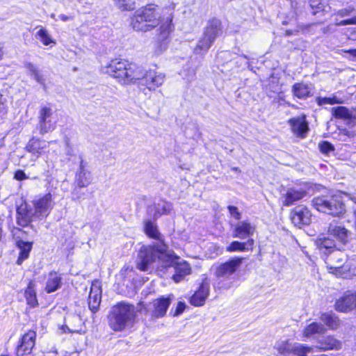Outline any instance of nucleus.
Masks as SVG:
<instances>
[{
  "instance_id": "c03bdc74",
  "label": "nucleus",
  "mask_w": 356,
  "mask_h": 356,
  "mask_svg": "<svg viewBox=\"0 0 356 356\" xmlns=\"http://www.w3.org/2000/svg\"><path fill=\"white\" fill-rule=\"evenodd\" d=\"M320 151L325 154H328L334 150V146L327 141H323L318 144Z\"/></svg>"
},
{
  "instance_id": "13d9d810",
  "label": "nucleus",
  "mask_w": 356,
  "mask_h": 356,
  "mask_svg": "<svg viewBox=\"0 0 356 356\" xmlns=\"http://www.w3.org/2000/svg\"><path fill=\"white\" fill-rule=\"evenodd\" d=\"M350 199L356 204V195L350 196Z\"/></svg>"
},
{
  "instance_id": "2eb2a0df",
  "label": "nucleus",
  "mask_w": 356,
  "mask_h": 356,
  "mask_svg": "<svg viewBox=\"0 0 356 356\" xmlns=\"http://www.w3.org/2000/svg\"><path fill=\"white\" fill-rule=\"evenodd\" d=\"M35 215L37 217L47 216L54 207L52 195L47 193L33 201Z\"/></svg>"
},
{
  "instance_id": "2f4dec72",
  "label": "nucleus",
  "mask_w": 356,
  "mask_h": 356,
  "mask_svg": "<svg viewBox=\"0 0 356 356\" xmlns=\"http://www.w3.org/2000/svg\"><path fill=\"white\" fill-rule=\"evenodd\" d=\"M16 245L20 250L17 263V264L20 265L25 259L29 257V252L32 249L33 243L19 239L16 241Z\"/></svg>"
},
{
  "instance_id": "7c9ffc66",
  "label": "nucleus",
  "mask_w": 356,
  "mask_h": 356,
  "mask_svg": "<svg viewBox=\"0 0 356 356\" xmlns=\"http://www.w3.org/2000/svg\"><path fill=\"white\" fill-rule=\"evenodd\" d=\"M144 230L145 234L152 238L156 240V243H164L163 236L158 230V227L155 223L150 220L145 222Z\"/></svg>"
},
{
  "instance_id": "20e7f679",
  "label": "nucleus",
  "mask_w": 356,
  "mask_h": 356,
  "mask_svg": "<svg viewBox=\"0 0 356 356\" xmlns=\"http://www.w3.org/2000/svg\"><path fill=\"white\" fill-rule=\"evenodd\" d=\"M136 315V308L133 305L121 302L112 307L108 324L114 331H122L133 325Z\"/></svg>"
},
{
  "instance_id": "423d86ee",
  "label": "nucleus",
  "mask_w": 356,
  "mask_h": 356,
  "mask_svg": "<svg viewBox=\"0 0 356 356\" xmlns=\"http://www.w3.org/2000/svg\"><path fill=\"white\" fill-rule=\"evenodd\" d=\"M312 205L318 211L332 216L339 217L346 212L345 204L339 195L315 197L312 200Z\"/></svg>"
},
{
  "instance_id": "9d476101",
  "label": "nucleus",
  "mask_w": 356,
  "mask_h": 356,
  "mask_svg": "<svg viewBox=\"0 0 356 356\" xmlns=\"http://www.w3.org/2000/svg\"><path fill=\"white\" fill-rule=\"evenodd\" d=\"M80 164L74 180V188L72 192L73 199L79 200L81 196L79 194V188L87 187L92 180L91 172L86 169V163H84L82 156H80Z\"/></svg>"
},
{
  "instance_id": "de8ad7c7",
  "label": "nucleus",
  "mask_w": 356,
  "mask_h": 356,
  "mask_svg": "<svg viewBox=\"0 0 356 356\" xmlns=\"http://www.w3.org/2000/svg\"><path fill=\"white\" fill-rule=\"evenodd\" d=\"M228 210L229 211L230 215L234 217L236 220H239L241 217V214L238 211L237 207L234 206H229Z\"/></svg>"
},
{
  "instance_id": "f03ea898",
  "label": "nucleus",
  "mask_w": 356,
  "mask_h": 356,
  "mask_svg": "<svg viewBox=\"0 0 356 356\" xmlns=\"http://www.w3.org/2000/svg\"><path fill=\"white\" fill-rule=\"evenodd\" d=\"M176 4L172 3L163 10L167 11L168 16L163 17L158 12L157 6L149 4L137 10L131 17V26L136 31L147 32L152 31L160 24L159 40L164 42L174 30L172 24L173 11Z\"/></svg>"
},
{
  "instance_id": "864d4df0",
  "label": "nucleus",
  "mask_w": 356,
  "mask_h": 356,
  "mask_svg": "<svg viewBox=\"0 0 356 356\" xmlns=\"http://www.w3.org/2000/svg\"><path fill=\"white\" fill-rule=\"evenodd\" d=\"M346 54H348L350 56L356 58V49H348L343 51Z\"/></svg>"
},
{
  "instance_id": "473e14b6",
  "label": "nucleus",
  "mask_w": 356,
  "mask_h": 356,
  "mask_svg": "<svg viewBox=\"0 0 356 356\" xmlns=\"http://www.w3.org/2000/svg\"><path fill=\"white\" fill-rule=\"evenodd\" d=\"M326 331L325 326L321 323L312 322L307 325L303 330V337L309 338L314 334H323Z\"/></svg>"
},
{
  "instance_id": "393cba45",
  "label": "nucleus",
  "mask_w": 356,
  "mask_h": 356,
  "mask_svg": "<svg viewBox=\"0 0 356 356\" xmlns=\"http://www.w3.org/2000/svg\"><path fill=\"white\" fill-rule=\"evenodd\" d=\"M332 115L336 118L348 120V124L352 127L356 124V118L345 106H339L332 108Z\"/></svg>"
},
{
  "instance_id": "c85d7f7f",
  "label": "nucleus",
  "mask_w": 356,
  "mask_h": 356,
  "mask_svg": "<svg viewBox=\"0 0 356 356\" xmlns=\"http://www.w3.org/2000/svg\"><path fill=\"white\" fill-rule=\"evenodd\" d=\"M311 85L304 83H296L292 86L293 95L298 99H306L312 95Z\"/></svg>"
},
{
  "instance_id": "ddd939ff",
  "label": "nucleus",
  "mask_w": 356,
  "mask_h": 356,
  "mask_svg": "<svg viewBox=\"0 0 356 356\" xmlns=\"http://www.w3.org/2000/svg\"><path fill=\"white\" fill-rule=\"evenodd\" d=\"M334 308L339 312H350L356 308V291H348L337 299Z\"/></svg>"
},
{
  "instance_id": "a878e982",
  "label": "nucleus",
  "mask_w": 356,
  "mask_h": 356,
  "mask_svg": "<svg viewBox=\"0 0 356 356\" xmlns=\"http://www.w3.org/2000/svg\"><path fill=\"white\" fill-rule=\"evenodd\" d=\"M179 257L176 256L175 261L171 264L168 267L175 266V273L173 275V280L178 282L185 275L191 273V268L186 262H178Z\"/></svg>"
},
{
  "instance_id": "bb28decb",
  "label": "nucleus",
  "mask_w": 356,
  "mask_h": 356,
  "mask_svg": "<svg viewBox=\"0 0 356 356\" xmlns=\"http://www.w3.org/2000/svg\"><path fill=\"white\" fill-rule=\"evenodd\" d=\"M341 343L332 336L323 337L318 341L316 348L322 350H338L341 348Z\"/></svg>"
},
{
  "instance_id": "e433bc0d",
  "label": "nucleus",
  "mask_w": 356,
  "mask_h": 356,
  "mask_svg": "<svg viewBox=\"0 0 356 356\" xmlns=\"http://www.w3.org/2000/svg\"><path fill=\"white\" fill-rule=\"evenodd\" d=\"M253 245L254 240L252 238H249L245 243L235 241L232 242L226 250L228 252L245 251V250H248L249 248H252Z\"/></svg>"
},
{
  "instance_id": "4c0bfd02",
  "label": "nucleus",
  "mask_w": 356,
  "mask_h": 356,
  "mask_svg": "<svg viewBox=\"0 0 356 356\" xmlns=\"http://www.w3.org/2000/svg\"><path fill=\"white\" fill-rule=\"evenodd\" d=\"M316 244L321 250H325L330 254L334 250L336 247L334 239L330 238L329 237L319 238L316 241Z\"/></svg>"
},
{
  "instance_id": "f8f14e48",
  "label": "nucleus",
  "mask_w": 356,
  "mask_h": 356,
  "mask_svg": "<svg viewBox=\"0 0 356 356\" xmlns=\"http://www.w3.org/2000/svg\"><path fill=\"white\" fill-rule=\"evenodd\" d=\"M54 111L48 106H42L38 115V129L40 134L44 135L55 128L56 122L53 120Z\"/></svg>"
},
{
  "instance_id": "b1692460",
  "label": "nucleus",
  "mask_w": 356,
  "mask_h": 356,
  "mask_svg": "<svg viewBox=\"0 0 356 356\" xmlns=\"http://www.w3.org/2000/svg\"><path fill=\"white\" fill-rule=\"evenodd\" d=\"M62 286V277L60 275L55 271H51L47 276L45 291L47 293H52Z\"/></svg>"
},
{
  "instance_id": "6ab92c4d",
  "label": "nucleus",
  "mask_w": 356,
  "mask_h": 356,
  "mask_svg": "<svg viewBox=\"0 0 356 356\" xmlns=\"http://www.w3.org/2000/svg\"><path fill=\"white\" fill-rule=\"evenodd\" d=\"M327 234L343 244L348 241V231L337 220H333L329 224Z\"/></svg>"
},
{
  "instance_id": "79ce46f5",
  "label": "nucleus",
  "mask_w": 356,
  "mask_h": 356,
  "mask_svg": "<svg viewBox=\"0 0 356 356\" xmlns=\"http://www.w3.org/2000/svg\"><path fill=\"white\" fill-rule=\"evenodd\" d=\"M72 321L73 323H75L77 324L76 325L72 326V327H70L68 325H66V327L69 330L70 332H79L81 330V318L79 316L74 315L72 316Z\"/></svg>"
},
{
  "instance_id": "4468645a",
  "label": "nucleus",
  "mask_w": 356,
  "mask_h": 356,
  "mask_svg": "<svg viewBox=\"0 0 356 356\" xmlns=\"http://www.w3.org/2000/svg\"><path fill=\"white\" fill-rule=\"evenodd\" d=\"M36 334L34 331L29 330L25 333L20 341L16 350L17 356H30L35 346Z\"/></svg>"
},
{
  "instance_id": "6e6552de",
  "label": "nucleus",
  "mask_w": 356,
  "mask_h": 356,
  "mask_svg": "<svg viewBox=\"0 0 356 356\" xmlns=\"http://www.w3.org/2000/svg\"><path fill=\"white\" fill-rule=\"evenodd\" d=\"M170 303V296L167 298L161 296L149 302L143 309H141V312L152 319L162 318L165 315Z\"/></svg>"
},
{
  "instance_id": "1a4fd4ad",
  "label": "nucleus",
  "mask_w": 356,
  "mask_h": 356,
  "mask_svg": "<svg viewBox=\"0 0 356 356\" xmlns=\"http://www.w3.org/2000/svg\"><path fill=\"white\" fill-rule=\"evenodd\" d=\"M242 261L243 258L234 257L216 266L214 268V275L218 280V284L229 279L238 269Z\"/></svg>"
},
{
  "instance_id": "aec40b11",
  "label": "nucleus",
  "mask_w": 356,
  "mask_h": 356,
  "mask_svg": "<svg viewBox=\"0 0 356 356\" xmlns=\"http://www.w3.org/2000/svg\"><path fill=\"white\" fill-rule=\"evenodd\" d=\"M33 216H35V211H32L26 202H22L17 207L16 210V220L18 225L22 227L28 226L32 221Z\"/></svg>"
},
{
  "instance_id": "3c124183",
  "label": "nucleus",
  "mask_w": 356,
  "mask_h": 356,
  "mask_svg": "<svg viewBox=\"0 0 356 356\" xmlns=\"http://www.w3.org/2000/svg\"><path fill=\"white\" fill-rule=\"evenodd\" d=\"M355 133L351 131H348L346 129H343L340 130V136H347L348 138H353L355 136Z\"/></svg>"
},
{
  "instance_id": "a19ab883",
  "label": "nucleus",
  "mask_w": 356,
  "mask_h": 356,
  "mask_svg": "<svg viewBox=\"0 0 356 356\" xmlns=\"http://www.w3.org/2000/svg\"><path fill=\"white\" fill-rule=\"evenodd\" d=\"M116 6L124 10H131L135 8L134 2L131 0H114Z\"/></svg>"
},
{
  "instance_id": "6e6d98bb",
  "label": "nucleus",
  "mask_w": 356,
  "mask_h": 356,
  "mask_svg": "<svg viewBox=\"0 0 356 356\" xmlns=\"http://www.w3.org/2000/svg\"><path fill=\"white\" fill-rule=\"evenodd\" d=\"M232 286V283L231 282H227V283H225V284H222L220 287H222V288H225V289H229Z\"/></svg>"
},
{
  "instance_id": "052dcab7",
  "label": "nucleus",
  "mask_w": 356,
  "mask_h": 356,
  "mask_svg": "<svg viewBox=\"0 0 356 356\" xmlns=\"http://www.w3.org/2000/svg\"><path fill=\"white\" fill-rule=\"evenodd\" d=\"M2 56H3V51H2L1 49H0V59L1 58Z\"/></svg>"
},
{
  "instance_id": "dca6fc26",
  "label": "nucleus",
  "mask_w": 356,
  "mask_h": 356,
  "mask_svg": "<svg viewBox=\"0 0 356 356\" xmlns=\"http://www.w3.org/2000/svg\"><path fill=\"white\" fill-rule=\"evenodd\" d=\"M311 217L310 211L302 205L295 207L290 214L291 222L298 227L309 225L311 222Z\"/></svg>"
},
{
  "instance_id": "49530a36",
  "label": "nucleus",
  "mask_w": 356,
  "mask_h": 356,
  "mask_svg": "<svg viewBox=\"0 0 356 356\" xmlns=\"http://www.w3.org/2000/svg\"><path fill=\"white\" fill-rule=\"evenodd\" d=\"M334 24L337 26H346V25H348V24H356V15L355 17H353L350 19H344V20H341V21H338L337 19H336Z\"/></svg>"
},
{
  "instance_id": "9b49d317",
  "label": "nucleus",
  "mask_w": 356,
  "mask_h": 356,
  "mask_svg": "<svg viewBox=\"0 0 356 356\" xmlns=\"http://www.w3.org/2000/svg\"><path fill=\"white\" fill-rule=\"evenodd\" d=\"M278 356H307L313 350L312 347L303 344H289L285 341L277 343L275 346Z\"/></svg>"
},
{
  "instance_id": "4be33fe9",
  "label": "nucleus",
  "mask_w": 356,
  "mask_h": 356,
  "mask_svg": "<svg viewBox=\"0 0 356 356\" xmlns=\"http://www.w3.org/2000/svg\"><path fill=\"white\" fill-rule=\"evenodd\" d=\"M51 142H46L35 137L31 138L26 146V150L38 158L49 147Z\"/></svg>"
},
{
  "instance_id": "37998d69",
  "label": "nucleus",
  "mask_w": 356,
  "mask_h": 356,
  "mask_svg": "<svg viewBox=\"0 0 356 356\" xmlns=\"http://www.w3.org/2000/svg\"><path fill=\"white\" fill-rule=\"evenodd\" d=\"M337 16H339L341 17H345L347 16H351L354 15V17L356 15V11L355 8L352 6H348L347 8L339 10L336 13Z\"/></svg>"
},
{
  "instance_id": "ea45409f",
  "label": "nucleus",
  "mask_w": 356,
  "mask_h": 356,
  "mask_svg": "<svg viewBox=\"0 0 356 356\" xmlns=\"http://www.w3.org/2000/svg\"><path fill=\"white\" fill-rule=\"evenodd\" d=\"M25 67L28 70L31 76H33L35 81L42 84L44 83V79L42 76L40 74L38 68L31 63H26L24 65Z\"/></svg>"
},
{
  "instance_id": "c9c22d12",
  "label": "nucleus",
  "mask_w": 356,
  "mask_h": 356,
  "mask_svg": "<svg viewBox=\"0 0 356 356\" xmlns=\"http://www.w3.org/2000/svg\"><path fill=\"white\" fill-rule=\"evenodd\" d=\"M320 319L328 327L332 330L337 329L340 324L339 318L334 314L332 313H323L321 314Z\"/></svg>"
},
{
  "instance_id": "7ed1b4c3",
  "label": "nucleus",
  "mask_w": 356,
  "mask_h": 356,
  "mask_svg": "<svg viewBox=\"0 0 356 356\" xmlns=\"http://www.w3.org/2000/svg\"><path fill=\"white\" fill-rule=\"evenodd\" d=\"M138 268L147 271L149 266L158 262L161 268H168L175 261L176 255L174 252L168 250L165 243H156L152 245H143L138 252Z\"/></svg>"
},
{
  "instance_id": "f3484780",
  "label": "nucleus",
  "mask_w": 356,
  "mask_h": 356,
  "mask_svg": "<svg viewBox=\"0 0 356 356\" xmlns=\"http://www.w3.org/2000/svg\"><path fill=\"white\" fill-rule=\"evenodd\" d=\"M292 132L298 137L305 138L309 131L308 122L306 120L305 115L291 118L288 121Z\"/></svg>"
},
{
  "instance_id": "a211bd4d",
  "label": "nucleus",
  "mask_w": 356,
  "mask_h": 356,
  "mask_svg": "<svg viewBox=\"0 0 356 356\" xmlns=\"http://www.w3.org/2000/svg\"><path fill=\"white\" fill-rule=\"evenodd\" d=\"M102 300V286L98 280L92 282L88 296V307L93 313H95L99 307Z\"/></svg>"
},
{
  "instance_id": "412c9836",
  "label": "nucleus",
  "mask_w": 356,
  "mask_h": 356,
  "mask_svg": "<svg viewBox=\"0 0 356 356\" xmlns=\"http://www.w3.org/2000/svg\"><path fill=\"white\" fill-rule=\"evenodd\" d=\"M209 293V284L207 279H205L198 290L191 296L190 302L195 307H200L204 304L207 298Z\"/></svg>"
},
{
  "instance_id": "09e8293b",
  "label": "nucleus",
  "mask_w": 356,
  "mask_h": 356,
  "mask_svg": "<svg viewBox=\"0 0 356 356\" xmlns=\"http://www.w3.org/2000/svg\"><path fill=\"white\" fill-rule=\"evenodd\" d=\"M185 304L182 302H179L178 304H177V308H176V310L175 312V313L172 314L173 316H177V315H179L180 314H181L184 309H185Z\"/></svg>"
},
{
  "instance_id": "72a5a7b5",
  "label": "nucleus",
  "mask_w": 356,
  "mask_h": 356,
  "mask_svg": "<svg viewBox=\"0 0 356 356\" xmlns=\"http://www.w3.org/2000/svg\"><path fill=\"white\" fill-rule=\"evenodd\" d=\"M24 296L27 305L31 307H35L38 305L35 291V284L33 281L29 282L25 290Z\"/></svg>"
},
{
  "instance_id": "0eeeda50",
  "label": "nucleus",
  "mask_w": 356,
  "mask_h": 356,
  "mask_svg": "<svg viewBox=\"0 0 356 356\" xmlns=\"http://www.w3.org/2000/svg\"><path fill=\"white\" fill-rule=\"evenodd\" d=\"M327 267L331 270V273L346 278L350 275L352 264L348 260L347 255L339 250H333L325 259Z\"/></svg>"
},
{
  "instance_id": "58836bf2",
  "label": "nucleus",
  "mask_w": 356,
  "mask_h": 356,
  "mask_svg": "<svg viewBox=\"0 0 356 356\" xmlns=\"http://www.w3.org/2000/svg\"><path fill=\"white\" fill-rule=\"evenodd\" d=\"M344 102L343 99L341 98L338 97L336 95H332V97H318L316 98V103L318 106H323L325 104H341Z\"/></svg>"
},
{
  "instance_id": "8fccbe9b",
  "label": "nucleus",
  "mask_w": 356,
  "mask_h": 356,
  "mask_svg": "<svg viewBox=\"0 0 356 356\" xmlns=\"http://www.w3.org/2000/svg\"><path fill=\"white\" fill-rule=\"evenodd\" d=\"M15 178L17 180H24L27 179V176L26 175L25 172L22 170H17L15 173Z\"/></svg>"
},
{
  "instance_id": "680f3d73",
  "label": "nucleus",
  "mask_w": 356,
  "mask_h": 356,
  "mask_svg": "<svg viewBox=\"0 0 356 356\" xmlns=\"http://www.w3.org/2000/svg\"><path fill=\"white\" fill-rule=\"evenodd\" d=\"M355 35H356V31H355ZM353 38L354 40H356V35H355V36H353Z\"/></svg>"
},
{
  "instance_id": "4d7b16f0",
  "label": "nucleus",
  "mask_w": 356,
  "mask_h": 356,
  "mask_svg": "<svg viewBox=\"0 0 356 356\" xmlns=\"http://www.w3.org/2000/svg\"><path fill=\"white\" fill-rule=\"evenodd\" d=\"M66 154L68 155V156H72L73 155L72 149L70 147H68L67 149Z\"/></svg>"
},
{
  "instance_id": "c756f323",
  "label": "nucleus",
  "mask_w": 356,
  "mask_h": 356,
  "mask_svg": "<svg viewBox=\"0 0 356 356\" xmlns=\"http://www.w3.org/2000/svg\"><path fill=\"white\" fill-rule=\"evenodd\" d=\"M171 209V204L165 202H161V203L154 204L149 206L147 208V212L149 214H152L154 218H157L163 214L168 213Z\"/></svg>"
},
{
  "instance_id": "39448f33",
  "label": "nucleus",
  "mask_w": 356,
  "mask_h": 356,
  "mask_svg": "<svg viewBox=\"0 0 356 356\" xmlns=\"http://www.w3.org/2000/svg\"><path fill=\"white\" fill-rule=\"evenodd\" d=\"M221 33V22L217 18L209 20L204 27L202 37L198 40L194 48V53L195 54L206 53Z\"/></svg>"
},
{
  "instance_id": "a18cd8bd",
  "label": "nucleus",
  "mask_w": 356,
  "mask_h": 356,
  "mask_svg": "<svg viewBox=\"0 0 356 356\" xmlns=\"http://www.w3.org/2000/svg\"><path fill=\"white\" fill-rule=\"evenodd\" d=\"M309 7L312 10L313 15L317 14L323 9V5L321 3V0H310Z\"/></svg>"
},
{
  "instance_id": "603ef678",
  "label": "nucleus",
  "mask_w": 356,
  "mask_h": 356,
  "mask_svg": "<svg viewBox=\"0 0 356 356\" xmlns=\"http://www.w3.org/2000/svg\"><path fill=\"white\" fill-rule=\"evenodd\" d=\"M6 113V106L3 99L2 95L0 94V114L5 115Z\"/></svg>"
},
{
  "instance_id": "5701e85b",
  "label": "nucleus",
  "mask_w": 356,
  "mask_h": 356,
  "mask_svg": "<svg viewBox=\"0 0 356 356\" xmlns=\"http://www.w3.org/2000/svg\"><path fill=\"white\" fill-rule=\"evenodd\" d=\"M254 232V225L247 221H240L235 226L233 236L240 239H245L252 236Z\"/></svg>"
},
{
  "instance_id": "f257e3e1",
  "label": "nucleus",
  "mask_w": 356,
  "mask_h": 356,
  "mask_svg": "<svg viewBox=\"0 0 356 356\" xmlns=\"http://www.w3.org/2000/svg\"><path fill=\"white\" fill-rule=\"evenodd\" d=\"M106 74L124 84L138 81V87L147 95L146 90L154 91L165 81V75L154 70L145 71L141 67L129 63L127 60H113L104 67Z\"/></svg>"
},
{
  "instance_id": "bf43d9fd",
  "label": "nucleus",
  "mask_w": 356,
  "mask_h": 356,
  "mask_svg": "<svg viewBox=\"0 0 356 356\" xmlns=\"http://www.w3.org/2000/svg\"><path fill=\"white\" fill-rule=\"evenodd\" d=\"M291 34H292V32H291V31H286V35H291Z\"/></svg>"
},
{
  "instance_id": "5fc2aeb1",
  "label": "nucleus",
  "mask_w": 356,
  "mask_h": 356,
  "mask_svg": "<svg viewBox=\"0 0 356 356\" xmlns=\"http://www.w3.org/2000/svg\"><path fill=\"white\" fill-rule=\"evenodd\" d=\"M59 19L63 22H66L67 20H70V19H73V17H71V16H67L64 14H61L59 15Z\"/></svg>"
},
{
  "instance_id": "cd10ccee",
  "label": "nucleus",
  "mask_w": 356,
  "mask_h": 356,
  "mask_svg": "<svg viewBox=\"0 0 356 356\" xmlns=\"http://www.w3.org/2000/svg\"><path fill=\"white\" fill-rule=\"evenodd\" d=\"M306 195V191L303 189L289 188L284 195L283 204L284 206H291L296 201L302 199Z\"/></svg>"
},
{
  "instance_id": "f704fd0d",
  "label": "nucleus",
  "mask_w": 356,
  "mask_h": 356,
  "mask_svg": "<svg viewBox=\"0 0 356 356\" xmlns=\"http://www.w3.org/2000/svg\"><path fill=\"white\" fill-rule=\"evenodd\" d=\"M39 30L35 34V38L39 40L44 46L55 45L56 40H54L47 30L42 26H38Z\"/></svg>"
}]
</instances>
